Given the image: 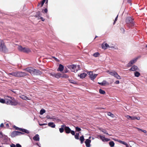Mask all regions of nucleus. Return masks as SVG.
I'll list each match as a JSON object with an SVG mask.
<instances>
[{
  "label": "nucleus",
  "mask_w": 147,
  "mask_h": 147,
  "mask_svg": "<svg viewBox=\"0 0 147 147\" xmlns=\"http://www.w3.org/2000/svg\"><path fill=\"white\" fill-rule=\"evenodd\" d=\"M100 139L102 140L103 142H107L110 140L109 139L105 138L104 136H100Z\"/></svg>",
  "instance_id": "nucleus-12"
},
{
  "label": "nucleus",
  "mask_w": 147,
  "mask_h": 147,
  "mask_svg": "<svg viewBox=\"0 0 147 147\" xmlns=\"http://www.w3.org/2000/svg\"><path fill=\"white\" fill-rule=\"evenodd\" d=\"M98 83L102 86H105L109 84L108 82L105 80H104L103 81L101 82H98Z\"/></svg>",
  "instance_id": "nucleus-11"
},
{
  "label": "nucleus",
  "mask_w": 147,
  "mask_h": 147,
  "mask_svg": "<svg viewBox=\"0 0 147 147\" xmlns=\"http://www.w3.org/2000/svg\"><path fill=\"white\" fill-rule=\"evenodd\" d=\"M46 118L48 119H53V117H51L50 116H47L46 117Z\"/></svg>",
  "instance_id": "nucleus-44"
},
{
  "label": "nucleus",
  "mask_w": 147,
  "mask_h": 147,
  "mask_svg": "<svg viewBox=\"0 0 147 147\" xmlns=\"http://www.w3.org/2000/svg\"><path fill=\"white\" fill-rule=\"evenodd\" d=\"M67 67L72 72L76 73L78 70L76 69V65H69L67 66Z\"/></svg>",
  "instance_id": "nucleus-7"
},
{
  "label": "nucleus",
  "mask_w": 147,
  "mask_h": 147,
  "mask_svg": "<svg viewBox=\"0 0 147 147\" xmlns=\"http://www.w3.org/2000/svg\"><path fill=\"white\" fill-rule=\"evenodd\" d=\"M6 103L12 105H16L17 104V102L13 98L7 97L5 98Z\"/></svg>",
  "instance_id": "nucleus-2"
},
{
  "label": "nucleus",
  "mask_w": 147,
  "mask_h": 147,
  "mask_svg": "<svg viewBox=\"0 0 147 147\" xmlns=\"http://www.w3.org/2000/svg\"><path fill=\"white\" fill-rule=\"evenodd\" d=\"M61 74L60 73H57L55 74V77L57 78H61Z\"/></svg>",
  "instance_id": "nucleus-25"
},
{
  "label": "nucleus",
  "mask_w": 147,
  "mask_h": 147,
  "mask_svg": "<svg viewBox=\"0 0 147 147\" xmlns=\"http://www.w3.org/2000/svg\"><path fill=\"white\" fill-rule=\"evenodd\" d=\"M40 19L42 21H45V19H43L42 18H41Z\"/></svg>",
  "instance_id": "nucleus-61"
},
{
  "label": "nucleus",
  "mask_w": 147,
  "mask_h": 147,
  "mask_svg": "<svg viewBox=\"0 0 147 147\" xmlns=\"http://www.w3.org/2000/svg\"><path fill=\"white\" fill-rule=\"evenodd\" d=\"M64 69V66L63 65L61 64L59 65V67L57 69L58 71H60L61 72Z\"/></svg>",
  "instance_id": "nucleus-14"
},
{
  "label": "nucleus",
  "mask_w": 147,
  "mask_h": 147,
  "mask_svg": "<svg viewBox=\"0 0 147 147\" xmlns=\"http://www.w3.org/2000/svg\"><path fill=\"white\" fill-rule=\"evenodd\" d=\"M69 81L71 83H72V84H76V82L75 81H74L73 80H69Z\"/></svg>",
  "instance_id": "nucleus-40"
},
{
  "label": "nucleus",
  "mask_w": 147,
  "mask_h": 147,
  "mask_svg": "<svg viewBox=\"0 0 147 147\" xmlns=\"http://www.w3.org/2000/svg\"><path fill=\"white\" fill-rule=\"evenodd\" d=\"M136 129H137L139 131H142V129H141L139 128H138V127H136Z\"/></svg>",
  "instance_id": "nucleus-54"
},
{
  "label": "nucleus",
  "mask_w": 147,
  "mask_h": 147,
  "mask_svg": "<svg viewBox=\"0 0 147 147\" xmlns=\"http://www.w3.org/2000/svg\"><path fill=\"white\" fill-rule=\"evenodd\" d=\"M46 0H43V1H42L41 3V6H42L43 5Z\"/></svg>",
  "instance_id": "nucleus-47"
},
{
  "label": "nucleus",
  "mask_w": 147,
  "mask_h": 147,
  "mask_svg": "<svg viewBox=\"0 0 147 147\" xmlns=\"http://www.w3.org/2000/svg\"><path fill=\"white\" fill-rule=\"evenodd\" d=\"M99 55V54L98 52H96L95 53H94L93 55V56L95 57H98Z\"/></svg>",
  "instance_id": "nucleus-37"
},
{
  "label": "nucleus",
  "mask_w": 147,
  "mask_h": 147,
  "mask_svg": "<svg viewBox=\"0 0 147 147\" xmlns=\"http://www.w3.org/2000/svg\"><path fill=\"white\" fill-rule=\"evenodd\" d=\"M126 22L127 23H132V19L131 17H128L126 20Z\"/></svg>",
  "instance_id": "nucleus-23"
},
{
  "label": "nucleus",
  "mask_w": 147,
  "mask_h": 147,
  "mask_svg": "<svg viewBox=\"0 0 147 147\" xmlns=\"http://www.w3.org/2000/svg\"><path fill=\"white\" fill-rule=\"evenodd\" d=\"M50 74L52 76H54L55 77V74L54 73H50Z\"/></svg>",
  "instance_id": "nucleus-46"
},
{
  "label": "nucleus",
  "mask_w": 147,
  "mask_h": 147,
  "mask_svg": "<svg viewBox=\"0 0 147 147\" xmlns=\"http://www.w3.org/2000/svg\"><path fill=\"white\" fill-rule=\"evenodd\" d=\"M100 136H101V135H97V137L98 138H100Z\"/></svg>",
  "instance_id": "nucleus-64"
},
{
  "label": "nucleus",
  "mask_w": 147,
  "mask_h": 147,
  "mask_svg": "<svg viewBox=\"0 0 147 147\" xmlns=\"http://www.w3.org/2000/svg\"><path fill=\"white\" fill-rule=\"evenodd\" d=\"M106 72L110 75L114 76L116 72L115 71L107 70L106 71Z\"/></svg>",
  "instance_id": "nucleus-15"
},
{
  "label": "nucleus",
  "mask_w": 147,
  "mask_h": 147,
  "mask_svg": "<svg viewBox=\"0 0 147 147\" xmlns=\"http://www.w3.org/2000/svg\"><path fill=\"white\" fill-rule=\"evenodd\" d=\"M40 126L45 125H47V123H42V124H39Z\"/></svg>",
  "instance_id": "nucleus-51"
},
{
  "label": "nucleus",
  "mask_w": 147,
  "mask_h": 147,
  "mask_svg": "<svg viewBox=\"0 0 147 147\" xmlns=\"http://www.w3.org/2000/svg\"><path fill=\"white\" fill-rule=\"evenodd\" d=\"M33 139L34 140L39 141V137L38 134H36L33 138Z\"/></svg>",
  "instance_id": "nucleus-22"
},
{
  "label": "nucleus",
  "mask_w": 147,
  "mask_h": 147,
  "mask_svg": "<svg viewBox=\"0 0 147 147\" xmlns=\"http://www.w3.org/2000/svg\"><path fill=\"white\" fill-rule=\"evenodd\" d=\"M138 69V67L135 65L133 66L130 69V70L132 71H135L137 70Z\"/></svg>",
  "instance_id": "nucleus-20"
},
{
  "label": "nucleus",
  "mask_w": 147,
  "mask_h": 147,
  "mask_svg": "<svg viewBox=\"0 0 147 147\" xmlns=\"http://www.w3.org/2000/svg\"><path fill=\"white\" fill-rule=\"evenodd\" d=\"M135 76L136 77H138L140 76V74L138 72H136L134 74Z\"/></svg>",
  "instance_id": "nucleus-38"
},
{
  "label": "nucleus",
  "mask_w": 147,
  "mask_h": 147,
  "mask_svg": "<svg viewBox=\"0 0 147 147\" xmlns=\"http://www.w3.org/2000/svg\"><path fill=\"white\" fill-rule=\"evenodd\" d=\"M75 128L76 129L77 131H79L81 130V128L79 127H76Z\"/></svg>",
  "instance_id": "nucleus-42"
},
{
  "label": "nucleus",
  "mask_w": 147,
  "mask_h": 147,
  "mask_svg": "<svg viewBox=\"0 0 147 147\" xmlns=\"http://www.w3.org/2000/svg\"><path fill=\"white\" fill-rule=\"evenodd\" d=\"M126 145H125L126 146V147H130L129 146V145H128V144L127 143H126Z\"/></svg>",
  "instance_id": "nucleus-62"
},
{
  "label": "nucleus",
  "mask_w": 147,
  "mask_h": 147,
  "mask_svg": "<svg viewBox=\"0 0 147 147\" xmlns=\"http://www.w3.org/2000/svg\"><path fill=\"white\" fill-rule=\"evenodd\" d=\"M21 134H22V133L20 132L14 131L11 133V137H13L16 136L20 135Z\"/></svg>",
  "instance_id": "nucleus-8"
},
{
  "label": "nucleus",
  "mask_w": 147,
  "mask_h": 147,
  "mask_svg": "<svg viewBox=\"0 0 147 147\" xmlns=\"http://www.w3.org/2000/svg\"><path fill=\"white\" fill-rule=\"evenodd\" d=\"M114 76L118 79H120L121 78L120 76L117 74L116 72Z\"/></svg>",
  "instance_id": "nucleus-28"
},
{
  "label": "nucleus",
  "mask_w": 147,
  "mask_h": 147,
  "mask_svg": "<svg viewBox=\"0 0 147 147\" xmlns=\"http://www.w3.org/2000/svg\"><path fill=\"white\" fill-rule=\"evenodd\" d=\"M65 73H67L69 72V70L68 69V68L65 67L64 71Z\"/></svg>",
  "instance_id": "nucleus-39"
},
{
  "label": "nucleus",
  "mask_w": 147,
  "mask_h": 147,
  "mask_svg": "<svg viewBox=\"0 0 147 147\" xmlns=\"http://www.w3.org/2000/svg\"><path fill=\"white\" fill-rule=\"evenodd\" d=\"M113 139L115 140V141H118V140H117V139Z\"/></svg>",
  "instance_id": "nucleus-63"
},
{
  "label": "nucleus",
  "mask_w": 147,
  "mask_h": 147,
  "mask_svg": "<svg viewBox=\"0 0 147 147\" xmlns=\"http://www.w3.org/2000/svg\"><path fill=\"white\" fill-rule=\"evenodd\" d=\"M87 74L86 73H83L81 74L80 75L79 74L78 76V77H80V78L83 79L87 76Z\"/></svg>",
  "instance_id": "nucleus-16"
},
{
  "label": "nucleus",
  "mask_w": 147,
  "mask_h": 147,
  "mask_svg": "<svg viewBox=\"0 0 147 147\" xmlns=\"http://www.w3.org/2000/svg\"><path fill=\"white\" fill-rule=\"evenodd\" d=\"M109 144L111 147H113L114 146L115 144L113 142L111 141L109 142Z\"/></svg>",
  "instance_id": "nucleus-33"
},
{
  "label": "nucleus",
  "mask_w": 147,
  "mask_h": 147,
  "mask_svg": "<svg viewBox=\"0 0 147 147\" xmlns=\"http://www.w3.org/2000/svg\"><path fill=\"white\" fill-rule=\"evenodd\" d=\"M69 76L67 75L64 74H61V78H68Z\"/></svg>",
  "instance_id": "nucleus-27"
},
{
  "label": "nucleus",
  "mask_w": 147,
  "mask_h": 147,
  "mask_svg": "<svg viewBox=\"0 0 147 147\" xmlns=\"http://www.w3.org/2000/svg\"><path fill=\"white\" fill-rule=\"evenodd\" d=\"M89 78L92 80H94L98 75L97 74H95L93 73L92 71H89L87 73Z\"/></svg>",
  "instance_id": "nucleus-6"
},
{
  "label": "nucleus",
  "mask_w": 147,
  "mask_h": 147,
  "mask_svg": "<svg viewBox=\"0 0 147 147\" xmlns=\"http://www.w3.org/2000/svg\"><path fill=\"white\" fill-rule=\"evenodd\" d=\"M48 125L49 126L52 128H54L55 126V125L54 124V123L53 122H50L49 123Z\"/></svg>",
  "instance_id": "nucleus-24"
},
{
  "label": "nucleus",
  "mask_w": 147,
  "mask_h": 147,
  "mask_svg": "<svg viewBox=\"0 0 147 147\" xmlns=\"http://www.w3.org/2000/svg\"><path fill=\"white\" fill-rule=\"evenodd\" d=\"M53 58L56 61H59V60L57 59V58L55 57H53Z\"/></svg>",
  "instance_id": "nucleus-48"
},
{
  "label": "nucleus",
  "mask_w": 147,
  "mask_h": 147,
  "mask_svg": "<svg viewBox=\"0 0 147 147\" xmlns=\"http://www.w3.org/2000/svg\"><path fill=\"white\" fill-rule=\"evenodd\" d=\"M59 130L61 133H62L64 131V129L63 127H61L59 129Z\"/></svg>",
  "instance_id": "nucleus-43"
},
{
  "label": "nucleus",
  "mask_w": 147,
  "mask_h": 147,
  "mask_svg": "<svg viewBox=\"0 0 147 147\" xmlns=\"http://www.w3.org/2000/svg\"><path fill=\"white\" fill-rule=\"evenodd\" d=\"M18 49L19 51L23 52L24 47H22L21 46H19L18 47Z\"/></svg>",
  "instance_id": "nucleus-26"
},
{
  "label": "nucleus",
  "mask_w": 147,
  "mask_h": 147,
  "mask_svg": "<svg viewBox=\"0 0 147 147\" xmlns=\"http://www.w3.org/2000/svg\"><path fill=\"white\" fill-rule=\"evenodd\" d=\"M129 120H135V117H132L129 115H127L125 116Z\"/></svg>",
  "instance_id": "nucleus-19"
},
{
  "label": "nucleus",
  "mask_w": 147,
  "mask_h": 147,
  "mask_svg": "<svg viewBox=\"0 0 147 147\" xmlns=\"http://www.w3.org/2000/svg\"><path fill=\"white\" fill-rule=\"evenodd\" d=\"M11 147H16V146L14 144H12L11 145Z\"/></svg>",
  "instance_id": "nucleus-55"
},
{
  "label": "nucleus",
  "mask_w": 147,
  "mask_h": 147,
  "mask_svg": "<svg viewBox=\"0 0 147 147\" xmlns=\"http://www.w3.org/2000/svg\"><path fill=\"white\" fill-rule=\"evenodd\" d=\"M16 146L17 147H22L21 145H20V144H16Z\"/></svg>",
  "instance_id": "nucleus-50"
},
{
  "label": "nucleus",
  "mask_w": 147,
  "mask_h": 147,
  "mask_svg": "<svg viewBox=\"0 0 147 147\" xmlns=\"http://www.w3.org/2000/svg\"><path fill=\"white\" fill-rule=\"evenodd\" d=\"M135 119H136L138 120H139L140 119V117H135Z\"/></svg>",
  "instance_id": "nucleus-56"
},
{
  "label": "nucleus",
  "mask_w": 147,
  "mask_h": 147,
  "mask_svg": "<svg viewBox=\"0 0 147 147\" xmlns=\"http://www.w3.org/2000/svg\"><path fill=\"white\" fill-rule=\"evenodd\" d=\"M138 59V58H134L131 61L127 64V66L128 67L131 66L132 64H133L136 62Z\"/></svg>",
  "instance_id": "nucleus-9"
},
{
  "label": "nucleus",
  "mask_w": 147,
  "mask_h": 147,
  "mask_svg": "<svg viewBox=\"0 0 147 147\" xmlns=\"http://www.w3.org/2000/svg\"><path fill=\"white\" fill-rule=\"evenodd\" d=\"M64 129L66 133L69 134L70 133L71 129L69 127L65 126L64 127Z\"/></svg>",
  "instance_id": "nucleus-17"
},
{
  "label": "nucleus",
  "mask_w": 147,
  "mask_h": 147,
  "mask_svg": "<svg viewBox=\"0 0 147 147\" xmlns=\"http://www.w3.org/2000/svg\"><path fill=\"white\" fill-rule=\"evenodd\" d=\"M79 134L78 133H76V135H75V138L76 139L78 140L79 139Z\"/></svg>",
  "instance_id": "nucleus-36"
},
{
  "label": "nucleus",
  "mask_w": 147,
  "mask_h": 147,
  "mask_svg": "<svg viewBox=\"0 0 147 147\" xmlns=\"http://www.w3.org/2000/svg\"><path fill=\"white\" fill-rule=\"evenodd\" d=\"M4 126L3 124V123H2L0 125V127H3Z\"/></svg>",
  "instance_id": "nucleus-57"
},
{
  "label": "nucleus",
  "mask_w": 147,
  "mask_h": 147,
  "mask_svg": "<svg viewBox=\"0 0 147 147\" xmlns=\"http://www.w3.org/2000/svg\"><path fill=\"white\" fill-rule=\"evenodd\" d=\"M117 18H118V15L117 16V17H116V18H115V21H114V22L113 23L114 24L115 23V22L117 21Z\"/></svg>",
  "instance_id": "nucleus-52"
},
{
  "label": "nucleus",
  "mask_w": 147,
  "mask_h": 147,
  "mask_svg": "<svg viewBox=\"0 0 147 147\" xmlns=\"http://www.w3.org/2000/svg\"><path fill=\"white\" fill-rule=\"evenodd\" d=\"M100 130H101V131H102V132H103L104 134H106L108 135H109V134L107 133V131L105 130L102 129H100Z\"/></svg>",
  "instance_id": "nucleus-29"
},
{
  "label": "nucleus",
  "mask_w": 147,
  "mask_h": 147,
  "mask_svg": "<svg viewBox=\"0 0 147 147\" xmlns=\"http://www.w3.org/2000/svg\"><path fill=\"white\" fill-rule=\"evenodd\" d=\"M44 11L45 13H47V9H45L44 10Z\"/></svg>",
  "instance_id": "nucleus-59"
},
{
  "label": "nucleus",
  "mask_w": 147,
  "mask_h": 147,
  "mask_svg": "<svg viewBox=\"0 0 147 147\" xmlns=\"http://www.w3.org/2000/svg\"><path fill=\"white\" fill-rule=\"evenodd\" d=\"M31 51L28 48L24 47V50L23 52L26 53H28Z\"/></svg>",
  "instance_id": "nucleus-21"
},
{
  "label": "nucleus",
  "mask_w": 147,
  "mask_h": 147,
  "mask_svg": "<svg viewBox=\"0 0 147 147\" xmlns=\"http://www.w3.org/2000/svg\"><path fill=\"white\" fill-rule=\"evenodd\" d=\"M142 131L144 132V133H146V130H142Z\"/></svg>",
  "instance_id": "nucleus-58"
},
{
  "label": "nucleus",
  "mask_w": 147,
  "mask_h": 147,
  "mask_svg": "<svg viewBox=\"0 0 147 147\" xmlns=\"http://www.w3.org/2000/svg\"><path fill=\"white\" fill-rule=\"evenodd\" d=\"M20 97L23 100H31L30 98H28V97L23 95H21Z\"/></svg>",
  "instance_id": "nucleus-18"
},
{
  "label": "nucleus",
  "mask_w": 147,
  "mask_h": 147,
  "mask_svg": "<svg viewBox=\"0 0 147 147\" xmlns=\"http://www.w3.org/2000/svg\"><path fill=\"white\" fill-rule=\"evenodd\" d=\"M0 102L2 103H6L5 98V100L3 99H0Z\"/></svg>",
  "instance_id": "nucleus-35"
},
{
  "label": "nucleus",
  "mask_w": 147,
  "mask_h": 147,
  "mask_svg": "<svg viewBox=\"0 0 147 147\" xmlns=\"http://www.w3.org/2000/svg\"><path fill=\"white\" fill-rule=\"evenodd\" d=\"M99 93L102 94H105V92L104 90H102L101 89H100L99 90Z\"/></svg>",
  "instance_id": "nucleus-31"
},
{
  "label": "nucleus",
  "mask_w": 147,
  "mask_h": 147,
  "mask_svg": "<svg viewBox=\"0 0 147 147\" xmlns=\"http://www.w3.org/2000/svg\"><path fill=\"white\" fill-rule=\"evenodd\" d=\"M107 115L108 116L111 117L112 118H114L115 117L114 115H113L112 113L111 112H109L108 113Z\"/></svg>",
  "instance_id": "nucleus-32"
},
{
  "label": "nucleus",
  "mask_w": 147,
  "mask_h": 147,
  "mask_svg": "<svg viewBox=\"0 0 147 147\" xmlns=\"http://www.w3.org/2000/svg\"><path fill=\"white\" fill-rule=\"evenodd\" d=\"M45 112V111L43 109H41L40 111V114L42 115Z\"/></svg>",
  "instance_id": "nucleus-34"
},
{
  "label": "nucleus",
  "mask_w": 147,
  "mask_h": 147,
  "mask_svg": "<svg viewBox=\"0 0 147 147\" xmlns=\"http://www.w3.org/2000/svg\"><path fill=\"white\" fill-rule=\"evenodd\" d=\"M91 142V140L88 139H87L86 140L85 143L87 147H90V143Z\"/></svg>",
  "instance_id": "nucleus-13"
},
{
  "label": "nucleus",
  "mask_w": 147,
  "mask_h": 147,
  "mask_svg": "<svg viewBox=\"0 0 147 147\" xmlns=\"http://www.w3.org/2000/svg\"><path fill=\"white\" fill-rule=\"evenodd\" d=\"M15 127L16 129L22 131L23 132H24L25 133H26L27 134H28L29 133V131L28 130H26V129H22V128H18L17 127Z\"/></svg>",
  "instance_id": "nucleus-10"
},
{
  "label": "nucleus",
  "mask_w": 147,
  "mask_h": 147,
  "mask_svg": "<svg viewBox=\"0 0 147 147\" xmlns=\"http://www.w3.org/2000/svg\"><path fill=\"white\" fill-rule=\"evenodd\" d=\"M119 82L118 80L116 81L115 82V83L116 84H119Z\"/></svg>",
  "instance_id": "nucleus-53"
},
{
  "label": "nucleus",
  "mask_w": 147,
  "mask_h": 147,
  "mask_svg": "<svg viewBox=\"0 0 147 147\" xmlns=\"http://www.w3.org/2000/svg\"><path fill=\"white\" fill-rule=\"evenodd\" d=\"M80 140L81 141V144L83 143V142L84 140V138L83 136H81L80 138Z\"/></svg>",
  "instance_id": "nucleus-30"
},
{
  "label": "nucleus",
  "mask_w": 147,
  "mask_h": 147,
  "mask_svg": "<svg viewBox=\"0 0 147 147\" xmlns=\"http://www.w3.org/2000/svg\"><path fill=\"white\" fill-rule=\"evenodd\" d=\"M3 137V135L2 133L1 132H0V138H2Z\"/></svg>",
  "instance_id": "nucleus-49"
},
{
  "label": "nucleus",
  "mask_w": 147,
  "mask_h": 147,
  "mask_svg": "<svg viewBox=\"0 0 147 147\" xmlns=\"http://www.w3.org/2000/svg\"><path fill=\"white\" fill-rule=\"evenodd\" d=\"M0 51L5 52L7 51V49L6 47L3 42L0 40Z\"/></svg>",
  "instance_id": "nucleus-4"
},
{
  "label": "nucleus",
  "mask_w": 147,
  "mask_h": 147,
  "mask_svg": "<svg viewBox=\"0 0 147 147\" xmlns=\"http://www.w3.org/2000/svg\"><path fill=\"white\" fill-rule=\"evenodd\" d=\"M101 47L102 49L105 50L108 48H110L111 49H114V47L113 45H112L111 44H108L106 42H104L101 45Z\"/></svg>",
  "instance_id": "nucleus-5"
},
{
  "label": "nucleus",
  "mask_w": 147,
  "mask_h": 147,
  "mask_svg": "<svg viewBox=\"0 0 147 147\" xmlns=\"http://www.w3.org/2000/svg\"><path fill=\"white\" fill-rule=\"evenodd\" d=\"M26 71L30 73L32 75H40L41 72L38 70L34 69L32 67H29L26 68Z\"/></svg>",
  "instance_id": "nucleus-1"
},
{
  "label": "nucleus",
  "mask_w": 147,
  "mask_h": 147,
  "mask_svg": "<svg viewBox=\"0 0 147 147\" xmlns=\"http://www.w3.org/2000/svg\"><path fill=\"white\" fill-rule=\"evenodd\" d=\"M9 75H11L16 77H22L26 75L24 72H15L9 74Z\"/></svg>",
  "instance_id": "nucleus-3"
},
{
  "label": "nucleus",
  "mask_w": 147,
  "mask_h": 147,
  "mask_svg": "<svg viewBox=\"0 0 147 147\" xmlns=\"http://www.w3.org/2000/svg\"><path fill=\"white\" fill-rule=\"evenodd\" d=\"M121 31L123 32H124V29L123 28H122L121 29Z\"/></svg>",
  "instance_id": "nucleus-60"
},
{
  "label": "nucleus",
  "mask_w": 147,
  "mask_h": 147,
  "mask_svg": "<svg viewBox=\"0 0 147 147\" xmlns=\"http://www.w3.org/2000/svg\"><path fill=\"white\" fill-rule=\"evenodd\" d=\"M118 142H119L121 143V144H122L124 145H126V142H123V141H122L121 140H119L118 141Z\"/></svg>",
  "instance_id": "nucleus-41"
},
{
  "label": "nucleus",
  "mask_w": 147,
  "mask_h": 147,
  "mask_svg": "<svg viewBox=\"0 0 147 147\" xmlns=\"http://www.w3.org/2000/svg\"><path fill=\"white\" fill-rule=\"evenodd\" d=\"M70 133H71V134L72 135H75V133L74 131L71 130V131Z\"/></svg>",
  "instance_id": "nucleus-45"
}]
</instances>
